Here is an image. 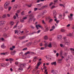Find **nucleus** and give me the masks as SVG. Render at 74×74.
I'll list each match as a JSON object with an SVG mask.
<instances>
[{"label":"nucleus","mask_w":74,"mask_h":74,"mask_svg":"<svg viewBox=\"0 0 74 74\" xmlns=\"http://www.w3.org/2000/svg\"><path fill=\"white\" fill-rule=\"evenodd\" d=\"M33 19L34 20V22L35 20H36V18H34V16H33V14H30L29 15V18L28 21L29 22H31L33 20Z\"/></svg>","instance_id":"nucleus-1"},{"label":"nucleus","mask_w":74,"mask_h":74,"mask_svg":"<svg viewBox=\"0 0 74 74\" xmlns=\"http://www.w3.org/2000/svg\"><path fill=\"white\" fill-rule=\"evenodd\" d=\"M44 42L45 43V48L47 47H48L49 48H52V47L51 43H50L49 45H47V41H44Z\"/></svg>","instance_id":"nucleus-2"},{"label":"nucleus","mask_w":74,"mask_h":74,"mask_svg":"<svg viewBox=\"0 0 74 74\" xmlns=\"http://www.w3.org/2000/svg\"><path fill=\"white\" fill-rule=\"evenodd\" d=\"M9 5L10 3H9L6 2L4 5V8H5V9H7V8H8V6H9Z\"/></svg>","instance_id":"nucleus-3"},{"label":"nucleus","mask_w":74,"mask_h":74,"mask_svg":"<svg viewBox=\"0 0 74 74\" xmlns=\"http://www.w3.org/2000/svg\"><path fill=\"white\" fill-rule=\"evenodd\" d=\"M26 66V64H21L19 65V67H21L22 68H23V67H25V66Z\"/></svg>","instance_id":"nucleus-4"},{"label":"nucleus","mask_w":74,"mask_h":74,"mask_svg":"<svg viewBox=\"0 0 74 74\" xmlns=\"http://www.w3.org/2000/svg\"><path fill=\"white\" fill-rule=\"evenodd\" d=\"M69 59H73V56L71 55H69L68 56V58H67L66 60H68Z\"/></svg>","instance_id":"nucleus-5"},{"label":"nucleus","mask_w":74,"mask_h":74,"mask_svg":"<svg viewBox=\"0 0 74 74\" xmlns=\"http://www.w3.org/2000/svg\"><path fill=\"white\" fill-rule=\"evenodd\" d=\"M45 32H47L49 30V28L47 25H45Z\"/></svg>","instance_id":"nucleus-6"},{"label":"nucleus","mask_w":74,"mask_h":74,"mask_svg":"<svg viewBox=\"0 0 74 74\" xmlns=\"http://www.w3.org/2000/svg\"><path fill=\"white\" fill-rule=\"evenodd\" d=\"M70 51H71V53L74 55V49L73 48H70L69 49Z\"/></svg>","instance_id":"nucleus-7"},{"label":"nucleus","mask_w":74,"mask_h":74,"mask_svg":"<svg viewBox=\"0 0 74 74\" xmlns=\"http://www.w3.org/2000/svg\"><path fill=\"white\" fill-rule=\"evenodd\" d=\"M5 23V21H0V26L3 25V24Z\"/></svg>","instance_id":"nucleus-8"},{"label":"nucleus","mask_w":74,"mask_h":74,"mask_svg":"<svg viewBox=\"0 0 74 74\" xmlns=\"http://www.w3.org/2000/svg\"><path fill=\"white\" fill-rule=\"evenodd\" d=\"M0 66L4 67H5V63H1L0 64Z\"/></svg>","instance_id":"nucleus-9"},{"label":"nucleus","mask_w":74,"mask_h":74,"mask_svg":"<svg viewBox=\"0 0 74 74\" xmlns=\"http://www.w3.org/2000/svg\"><path fill=\"white\" fill-rule=\"evenodd\" d=\"M38 27H39L41 28V29L42 28V26H41V25H36V27L37 28V29H38Z\"/></svg>","instance_id":"nucleus-10"},{"label":"nucleus","mask_w":74,"mask_h":74,"mask_svg":"<svg viewBox=\"0 0 74 74\" xmlns=\"http://www.w3.org/2000/svg\"><path fill=\"white\" fill-rule=\"evenodd\" d=\"M62 36L61 35H58V40H62Z\"/></svg>","instance_id":"nucleus-11"},{"label":"nucleus","mask_w":74,"mask_h":74,"mask_svg":"<svg viewBox=\"0 0 74 74\" xmlns=\"http://www.w3.org/2000/svg\"><path fill=\"white\" fill-rule=\"evenodd\" d=\"M15 53H16V51H11V54L12 55H14L15 54Z\"/></svg>","instance_id":"nucleus-12"},{"label":"nucleus","mask_w":74,"mask_h":74,"mask_svg":"<svg viewBox=\"0 0 74 74\" xmlns=\"http://www.w3.org/2000/svg\"><path fill=\"white\" fill-rule=\"evenodd\" d=\"M51 17L49 16L48 17V18L49 19V22L50 23L51 22H52V21H53V19H51Z\"/></svg>","instance_id":"nucleus-13"},{"label":"nucleus","mask_w":74,"mask_h":74,"mask_svg":"<svg viewBox=\"0 0 74 74\" xmlns=\"http://www.w3.org/2000/svg\"><path fill=\"white\" fill-rule=\"evenodd\" d=\"M26 37L25 36H24L23 37H19V39L20 40H22L23 39H24V38H25Z\"/></svg>","instance_id":"nucleus-14"},{"label":"nucleus","mask_w":74,"mask_h":74,"mask_svg":"<svg viewBox=\"0 0 74 74\" xmlns=\"http://www.w3.org/2000/svg\"><path fill=\"white\" fill-rule=\"evenodd\" d=\"M51 65H54V66H56V62H54L51 63Z\"/></svg>","instance_id":"nucleus-15"},{"label":"nucleus","mask_w":74,"mask_h":74,"mask_svg":"<svg viewBox=\"0 0 74 74\" xmlns=\"http://www.w3.org/2000/svg\"><path fill=\"white\" fill-rule=\"evenodd\" d=\"M51 73H53V74H56V73H57V71L53 70L52 71Z\"/></svg>","instance_id":"nucleus-16"},{"label":"nucleus","mask_w":74,"mask_h":74,"mask_svg":"<svg viewBox=\"0 0 74 74\" xmlns=\"http://www.w3.org/2000/svg\"><path fill=\"white\" fill-rule=\"evenodd\" d=\"M59 5L60 7H65V4H62L60 3L59 4Z\"/></svg>","instance_id":"nucleus-17"},{"label":"nucleus","mask_w":74,"mask_h":74,"mask_svg":"<svg viewBox=\"0 0 74 74\" xmlns=\"http://www.w3.org/2000/svg\"><path fill=\"white\" fill-rule=\"evenodd\" d=\"M44 40H47L48 39V36H44Z\"/></svg>","instance_id":"nucleus-18"},{"label":"nucleus","mask_w":74,"mask_h":74,"mask_svg":"<svg viewBox=\"0 0 74 74\" xmlns=\"http://www.w3.org/2000/svg\"><path fill=\"white\" fill-rule=\"evenodd\" d=\"M60 47H61V48H64V47H65V46L62 44H60Z\"/></svg>","instance_id":"nucleus-19"},{"label":"nucleus","mask_w":74,"mask_h":74,"mask_svg":"<svg viewBox=\"0 0 74 74\" xmlns=\"http://www.w3.org/2000/svg\"><path fill=\"white\" fill-rule=\"evenodd\" d=\"M64 48V50L65 51H69V49L67 48V47H65Z\"/></svg>","instance_id":"nucleus-20"},{"label":"nucleus","mask_w":74,"mask_h":74,"mask_svg":"<svg viewBox=\"0 0 74 74\" xmlns=\"http://www.w3.org/2000/svg\"><path fill=\"white\" fill-rule=\"evenodd\" d=\"M30 54V51H27L25 53V55H28Z\"/></svg>","instance_id":"nucleus-21"},{"label":"nucleus","mask_w":74,"mask_h":74,"mask_svg":"<svg viewBox=\"0 0 74 74\" xmlns=\"http://www.w3.org/2000/svg\"><path fill=\"white\" fill-rule=\"evenodd\" d=\"M18 70L19 71H23V69L21 67H20L18 69Z\"/></svg>","instance_id":"nucleus-22"},{"label":"nucleus","mask_w":74,"mask_h":74,"mask_svg":"<svg viewBox=\"0 0 74 74\" xmlns=\"http://www.w3.org/2000/svg\"><path fill=\"white\" fill-rule=\"evenodd\" d=\"M69 20V21H72L73 20V17H70V16H68Z\"/></svg>","instance_id":"nucleus-23"},{"label":"nucleus","mask_w":74,"mask_h":74,"mask_svg":"<svg viewBox=\"0 0 74 74\" xmlns=\"http://www.w3.org/2000/svg\"><path fill=\"white\" fill-rule=\"evenodd\" d=\"M37 7H41V3L37 4Z\"/></svg>","instance_id":"nucleus-24"},{"label":"nucleus","mask_w":74,"mask_h":74,"mask_svg":"<svg viewBox=\"0 0 74 74\" xmlns=\"http://www.w3.org/2000/svg\"><path fill=\"white\" fill-rule=\"evenodd\" d=\"M62 60H63V59H59L58 60V63H61V62H62Z\"/></svg>","instance_id":"nucleus-25"},{"label":"nucleus","mask_w":74,"mask_h":74,"mask_svg":"<svg viewBox=\"0 0 74 74\" xmlns=\"http://www.w3.org/2000/svg\"><path fill=\"white\" fill-rule=\"evenodd\" d=\"M14 22L13 21H11L10 22V25H14Z\"/></svg>","instance_id":"nucleus-26"},{"label":"nucleus","mask_w":74,"mask_h":74,"mask_svg":"<svg viewBox=\"0 0 74 74\" xmlns=\"http://www.w3.org/2000/svg\"><path fill=\"white\" fill-rule=\"evenodd\" d=\"M37 57H34L33 60V62H36V59H37Z\"/></svg>","instance_id":"nucleus-27"},{"label":"nucleus","mask_w":74,"mask_h":74,"mask_svg":"<svg viewBox=\"0 0 74 74\" xmlns=\"http://www.w3.org/2000/svg\"><path fill=\"white\" fill-rule=\"evenodd\" d=\"M45 58H46V59L47 60H49V56H45Z\"/></svg>","instance_id":"nucleus-28"},{"label":"nucleus","mask_w":74,"mask_h":74,"mask_svg":"<svg viewBox=\"0 0 74 74\" xmlns=\"http://www.w3.org/2000/svg\"><path fill=\"white\" fill-rule=\"evenodd\" d=\"M53 15H56V11L55 10L53 11Z\"/></svg>","instance_id":"nucleus-29"},{"label":"nucleus","mask_w":74,"mask_h":74,"mask_svg":"<svg viewBox=\"0 0 74 74\" xmlns=\"http://www.w3.org/2000/svg\"><path fill=\"white\" fill-rule=\"evenodd\" d=\"M3 36L5 37H7V34H3Z\"/></svg>","instance_id":"nucleus-30"},{"label":"nucleus","mask_w":74,"mask_h":74,"mask_svg":"<svg viewBox=\"0 0 74 74\" xmlns=\"http://www.w3.org/2000/svg\"><path fill=\"white\" fill-rule=\"evenodd\" d=\"M58 1V0H56L54 1V4H55L56 3H57Z\"/></svg>","instance_id":"nucleus-31"},{"label":"nucleus","mask_w":74,"mask_h":74,"mask_svg":"<svg viewBox=\"0 0 74 74\" xmlns=\"http://www.w3.org/2000/svg\"><path fill=\"white\" fill-rule=\"evenodd\" d=\"M41 64V62H39L37 65V66H39L40 64Z\"/></svg>","instance_id":"nucleus-32"},{"label":"nucleus","mask_w":74,"mask_h":74,"mask_svg":"<svg viewBox=\"0 0 74 74\" xmlns=\"http://www.w3.org/2000/svg\"><path fill=\"white\" fill-rule=\"evenodd\" d=\"M51 28H52V29H53L54 30V29H55V28H56V27H55V26L53 25L52 26Z\"/></svg>","instance_id":"nucleus-33"},{"label":"nucleus","mask_w":74,"mask_h":74,"mask_svg":"<svg viewBox=\"0 0 74 74\" xmlns=\"http://www.w3.org/2000/svg\"><path fill=\"white\" fill-rule=\"evenodd\" d=\"M30 54H32V55H35L36 53H34L33 52H31L30 51Z\"/></svg>","instance_id":"nucleus-34"},{"label":"nucleus","mask_w":74,"mask_h":74,"mask_svg":"<svg viewBox=\"0 0 74 74\" xmlns=\"http://www.w3.org/2000/svg\"><path fill=\"white\" fill-rule=\"evenodd\" d=\"M5 46H4V45H2L1 46V47L2 48H5Z\"/></svg>","instance_id":"nucleus-35"},{"label":"nucleus","mask_w":74,"mask_h":74,"mask_svg":"<svg viewBox=\"0 0 74 74\" xmlns=\"http://www.w3.org/2000/svg\"><path fill=\"white\" fill-rule=\"evenodd\" d=\"M9 61H13L14 60V59L11 58H10L9 59Z\"/></svg>","instance_id":"nucleus-36"},{"label":"nucleus","mask_w":74,"mask_h":74,"mask_svg":"<svg viewBox=\"0 0 74 74\" xmlns=\"http://www.w3.org/2000/svg\"><path fill=\"white\" fill-rule=\"evenodd\" d=\"M65 44H67V45H69L70 44L69 42H65Z\"/></svg>","instance_id":"nucleus-37"},{"label":"nucleus","mask_w":74,"mask_h":74,"mask_svg":"<svg viewBox=\"0 0 74 74\" xmlns=\"http://www.w3.org/2000/svg\"><path fill=\"white\" fill-rule=\"evenodd\" d=\"M47 13V11L45 10L44 11H43V12L42 13L43 15H44V14H46Z\"/></svg>","instance_id":"nucleus-38"},{"label":"nucleus","mask_w":74,"mask_h":74,"mask_svg":"<svg viewBox=\"0 0 74 74\" xmlns=\"http://www.w3.org/2000/svg\"><path fill=\"white\" fill-rule=\"evenodd\" d=\"M15 34H16V33H17V34H18V31L17 30H15Z\"/></svg>","instance_id":"nucleus-39"},{"label":"nucleus","mask_w":74,"mask_h":74,"mask_svg":"<svg viewBox=\"0 0 74 74\" xmlns=\"http://www.w3.org/2000/svg\"><path fill=\"white\" fill-rule=\"evenodd\" d=\"M47 69H45V73L46 74H48V72H47Z\"/></svg>","instance_id":"nucleus-40"},{"label":"nucleus","mask_w":74,"mask_h":74,"mask_svg":"<svg viewBox=\"0 0 74 74\" xmlns=\"http://www.w3.org/2000/svg\"><path fill=\"white\" fill-rule=\"evenodd\" d=\"M5 66H8L10 64H9V63H5Z\"/></svg>","instance_id":"nucleus-41"},{"label":"nucleus","mask_w":74,"mask_h":74,"mask_svg":"<svg viewBox=\"0 0 74 74\" xmlns=\"http://www.w3.org/2000/svg\"><path fill=\"white\" fill-rule=\"evenodd\" d=\"M67 36H72V34L71 33H69V34H67Z\"/></svg>","instance_id":"nucleus-42"},{"label":"nucleus","mask_w":74,"mask_h":74,"mask_svg":"<svg viewBox=\"0 0 74 74\" xmlns=\"http://www.w3.org/2000/svg\"><path fill=\"white\" fill-rule=\"evenodd\" d=\"M47 7V6H44L42 7V8H41L40 10H42V9H43L45 7Z\"/></svg>","instance_id":"nucleus-43"},{"label":"nucleus","mask_w":74,"mask_h":74,"mask_svg":"<svg viewBox=\"0 0 74 74\" xmlns=\"http://www.w3.org/2000/svg\"><path fill=\"white\" fill-rule=\"evenodd\" d=\"M36 33V32H34L32 33H31V34H29V35H30V36H32V34H34V33Z\"/></svg>","instance_id":"nucleus-44"},{"label":"nucleus","mask_w":74,"mask_h":74,"mask_svg":"<svg viewBox=\"0 0 74 74\" xmlns=\"http://www.w3.org/2000/svg\"><path fill=\"white\" fill-rule=\"evenodd\" d=\"M63 53V52L62 51H61L60 52V56L62 55V53Z\"/></svg>","instance_id":"nucleus-45"},{"label":"nucleus","mask_w":74,"mask_h":74,"mask_svg":"<svg viewBox=\"0 0 74 74\" xmlns=\"http://www.w3.org/2000/svg\"><path fill=\"white\" fill-rule=\"evenodd\" d=\"M61 31L62 32H65V30H64V29H61Z\"/></svg>","instance_id":"nucleus-46"},{"label":"nucleus","mask_w":74,"mask_h":74,"mask_svg":"<svg viewBox=\"0 0 74 74\" xmlns=\"http://www.w3.org/2000/svg\"><path fill=\"white\" fill-rule=\"evenodd\" d=\"M45 49V48L44 47H41V48L40 49L41 50H44V49Z\"/></svg>","instance_id":"nucleus-47"},{"label":"nucleus","mask_w":74,"mask_h":74,"mask_svg":"<svg viewBox=\"0 0 74 74\" xmlns=\"http://www.w3.org/2000/svg\"><path fill=\"white\" fill-rule=\"evenodd\" d=\"M1 55H5V53H1Z\"/></svg>","instance_id":"nucleus-48"},{"label":"nucleus","mask_w":74,"mask_h":74,"mask_svg":"<svg viewBox=\"0 0 74 74\" xmlns=\"http://www.w3.org/2000/svg\"><path fill=\"white\" fill-rule=\"evenodd\" d=\"M56 7L55 6H53L51 8V9H53V8H55Z\"/></svg>","instance_id":"nucleus-49"},{"label":"nucleus","mask_w":74,"mask_h":74,"mask_svg":"<svg viewBox=\"0 0 74 74\" xmlns=\"http://www.w3.org/2000/svg\"><path fill=\"white\" fill-rule=\"evenodd\" d=\"M12 7L10 6L8 8V11H10Z\"/></svg>","instance_id":"nucleus-50"},{"label":"nucleus","mask_w":74,"mask_h":74,"mask_svg":"<svg viewBox=\"0 0 74 74\" xmlns=\"http://www.w3.org/2000/svg\"><path fill=\"white\" fill-rule=\"evenodd\" d=\"M5 17H6V16H5V15H3L2 16V18H5Z\"/></svg>","instance_id":"nucleus-51"},{"label":"nucleus","mask_w":74,"mask_h":74,"mask_svg":"<svg viewBox=\"0 0 74 74\" xmlns=\"http://www.w3.org/2000/svg\"><path fill=\"white\" fill-rule=\"evenodd\" d=\"M53 4V2H51V3H50V4H49V6H51V5H52V4Z\"/></svg>","instance_id":"nucleus-52"},{"label":"nucleus","mask_w":74,"mask_h":74,"mask_svg":"<svg viewBox=\"0 0 74 74\" xmlns=\"http://www.w3.org/2000/svg\"><path fill=\"white\" fill-rule=\"evenodd\" d=\"M9 54V52H5V55H8Z\"/></svg>","instance_id":"nucleus-53"},{"label":"nucleus","mask_w":74,"mask_h":74,"mask_svg":"<svg viewBox=\"0 0 74 74\" xmlns=\"http://www.w3.org/2000/svg\"><path fill=\"white\" fill-rule=\"evenodd\" d=\"M15 64L16 65H18V62H15Z\"/></svg>","instance_id":"nucleus-54"},{"label":"nucleus","mask_w":74,"mask_h":74,"mask_svg":"<svg viewBox=\"0 0 74 74\" xmlns=\"http://www.w3.org/2000/svg\"><path fill=\"white\" fill-rule=\"evenodd\" d=\"M42 23H43V24H45V23L44 22V20H43L42 21Z\"/></svg>","instance_id":"nucleus-55"},{"label":"nucleus","mask_w":74,"mask_h":74,"mask_svg":"<svg viewBox=\"0 0 74 74\" xmlns=\"http://www.w3.org/2000/svg\"><path fill=\"white\" fill-rule=\"evenodd\" d=\"M56 56L57 57H58V56H59V53H57L56 54Z\"/></svg>","instance_id":"nucleus-56"},{"label":"nucleus","mask_w":74,"mask_h":74,"mask_svg":"<svg viewBox=\"0 0 74 74\" xmlns=\"http://www.w3.org/2000/svg\"><path fill=\"white\" fill-rule=\"evenodd\" d=\"M26 19H27V17H23V19H24V20Z\"/></svg>","instance_id":"nucleus-57"},{"label":"nucleus","mask_w":74,"mask_h":74,"mask_svg":"<svg viewBox=\"0 0 74 74\" xmlns=\"http://www.w3.org/2000/svg\"><path fill=\"white\" fill-rule=\"evenodd\" d=\"M40 32H41V31L40 30H39L36 33L38 34V33H40Z\"/></svg>","instance_id":"nucleus-58"},{"label":"nucleus","mask_w":74,"mask_h":74,"mask_svg":"<svg viewBox=\"0 0 74 74\" xmlns=\"http://www.w3.org/2000/svg\"><path fill=\"white\" fill-rule=\"evenodd\" d=\"M38 10V8H35L34 9V11H36V10Z\"/></svg>","instance_id":"nucleus-59"},{"label":"nucleus","mask_w":74,"mask_h":74,"mask_svg":"<svg viewBox=\"0 0 74 74\" xmlns=\"http://www.w3.org/2000/svg\"><path fill=\"white\" fill-rule=\"evenodd\" d=\"M20 21L22 23L23 22H24V20H22V19H21L20 20Z\"/></svg>","instance_id":"nucleus-60"},{"label":"nucleus","mask_w":74,"mask_h":74,"mask_svg":"<svg viewBox=\"0 0 74 74\" xmlns=\"http://www.w3.org/2000/svg\"><path fill=\"white\" fill-rule=\"evenodd\" d=\"M19 12H20V10H18L17 11V14H19Z\"/></svg>","instance_id":"nucleus-61"},{"label":"nucleus","mask_w":74,"mask_h":74,"mask_svg":"<svg viewBox=\"0 0 74 74\" xmlns=\"http://www.w3.org/2000/svg\"><path fill=\"white\" fill-rule=\"evenodd\" d=\"M62 18V14H60L59 17V18Z\"/></svg>","instance_id":"nucleus-62"},{"label":"nucleus","mask_w":74,"mask_h":74,"mask_svg":"<svg viewBox=\"0 0 74 74\" xmlns=\"http://www.w3.org/2000/svg\"><path fill=\"white\" fill-rule=\"evenodd\" d=\"M21 14L22 15H24V12L23 11L21 13Z\"/></svg>","instance_id":"nucleus-63"},{"label":"nucleus","mask_w":74,"mask_h":74,"mask_svg":"<svg viewBox=\"0 0 74 74\" xmlns=\"http://www.w3.org/2000/svg\"><path fill=\"white\" fill-rule=\"evenodd\" d=\"M40 1H41L40 0H37L36 2H37V3H40Z\"/></svg>","instance_id":"nucleus-64"}]
</instances>
